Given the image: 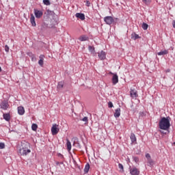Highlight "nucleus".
Segmentation results:
<instances>
[{
	"label": "nucleus",
	"mask_w": 175,
	"mask_h": 175,
	"mask_svg": "<svg viewBox=\"0 0 175 175\" xmlns=\"http://www.w3.org/2000/svg\"><path fill=\"white\" fill-rule=\"evenodd\" d=\"M160 129L167 131L170 128V117L163 118L159 122Z\"/></svg>",
	"instance_id": "obj_1"
},
{
	"label": "nucleus",
	"mask_w": 175,
	"mask_h": 175,
	"mask_svg": "<svg viewBox=\"0 0 175 175\" xmlns=\"http://www.w3.org/2000/svg\"><path fill=\"white\" fill-rule=\"evenodd\" d=\"M31 145L28 142H23L21 144V148L19 150L21 155H28L31 152Z\"/></svg>",
	"instance_id": "obj_2"
},
{
	"label": "nucleus",
	"mask_w": 175,
	"mask_h": 175,
	"mask_svg": "<svg viewBox=\"0 0 175 175\" xmlns=\"http://www.w3.org/2000/svg\"><path fill=\"white\" fill-rule=\"evenodd\" d=\"M59 125L57 124H53L52 127H51V133L53 136H55V135H58V133L59 132Z\"/></svg>",
	"instance_id": "obj_3"
},
{
	"label": "nucleus",
	"mask_w": 175,
	"mask_h": 175,
	"mask_svg": "<svg viewBox=\"0 0 175 175\" xmlns=\"http://www.w3.org/2000/svg\"><path fill=\"white\" fill-rule=\"evenodd\" d=\"M104 21L108 25H111V24H113V23H114V19L111 16H105L104 18Z\"/></svg>",
	"instance_id": "obj_4"
},
{
	"label": "nucleus",
	"mask_w": 175,
	"mask_h": 175,
	"mask_svg": "<svg viewBox=\"0 0 175 175\" xmlns=\"http://www.w3.org/2000/svg\"><path fill=\"white\" fill-rule=\"evenodd\" d=\"M34 15L36 16V18H40L43 16V11L34 9Z\"/></svg>",
	"instance_id": "obj_5"
},
{
	"label": "nucleus",
	"mask_w": 175,
	"mask_h": 175,
	"mask_svg": "<svg viewBox=\"0 0 175 175\" xmlns=\"http://www.w3.org/2000/svg\"><path fill=\"white\" fill-rule=\"evenodd\" d=\"M0 107L3 110H8V109H9V103L6 100H3L0 104Z\"/></svg>",
	"instance_id": "obj_6"
},
{
	"label": "nucleus",
	"mask_w": 175,
	"mask_h": 175,
	"mask_svg": "<svg viewBox=\"0 0 175 175\" xmlns=\"http://www.w3.org/2000/svg\"><path fill=\"white\" fill-rule=\"evenodd\" d=\"M111 75H113L112 77V83L113 85H116L118 83V75L117 74H114L113 72H110Z\"/></svg>",
	"instance_id": "obj_7"
},
{
	"label": "nucleus",
	"mask_w": 175,
	"mask_h": 175,
	"mask_svg": "<svg viewBox=\"0 0 175 175\" xmlns=\"http://www.w3.org/2000/svg\"><path fill=\"white\" fill-rule=\"evenodd\" d=\"M130 174L131 175H139L140 174V171L139 169L136 167H133L130 169Z\"/></svg>",
	"instance_id": "obj_8"
},
{
	"label": "nucleus",
	"mask_w": 175,
	"mask_h": 175,
	"mask_svg": "<svg viewBox=\"0 0 175 175\" xmlns=\"http://www.w3.org/2000/svg\"><path fill=\"white\" fill-rule=\"evenodd\" d=\"M98 57L99 59L103 61V59H106V52L101 51L100 52L98 53Z\"/></svg>",
	"instance_id": "obj_9"
},
{
	"label": "nucleus",
	"mask_w": 175,
	"mask_h": 175,
	"mask_svg": "<svg viewBox=\"0 0 175 175\" xmlns=\"http://www.w3.org/2000/svg\"><path fill=\"white\" fill-rule=\"evenodd\" d=\"M130 95L131 98H137L138 94H137V90H135V89H131L130 91Z\"/></svg>",
	"instance_id": "obj_10"
},
{
	"label": "nucleus",
	"mask_w": 175,
	"mask_h": 175,
	"mask_svg": "<svg viewBox=\"0 0 175 175\" xmlns=\"http://www.w3.org/2000/svg\"><path fill=\"white\" fill-rule=\"evenodd\" d=\"M39 58L40 60L38 61V64L40 65V66H42V68H43V65L44 64V55H40Z\"/></svg>",
	"instance_id": "obj_11"
},
{
	"label": "nucleus",
	"mask_w": 175,
	"mask_h": 175,
	"mask_svg": "<svg viewBox=\"0 0 175 175\" xmlns=\"http://www.w3.org/2000/svg\"><path fill=\"white\" fill-rule=\"evenodd\" d=\"M18 113L20 116H24L25 113V109H24V107H18Z\"/></svg>",
	"instance_id": "obj_12"
},
{
	"label": "nucleus",
	"mask_w": 175,
	"mask_h": 175,
	"mask_svg": "<svg viewBox=\"0 0 175 175\" xmlns=\"http://www.w3.org/2000/svg\"><path fill=\"white\" fill-rule=\"evenodd\" d=\"M30 22L32 25V27H35L36 25V22L35 21V16H33V14H30Z\"/></svg>",
	"instance_id": "obj_13"
},
{
	"label": "nucleus",
	"mask_w": 175,
	"mask_h": 175,
	"mask_svg": "<svg viewBox=\"0 0 175 175\" xmlns=\"http://www.w3.org/2000/svg\"><path fill=\"white\" fill-rule=\"evenodd\" d=\"M75 17H77V18H80V20H85V15H84V14H81V13H77L75 14Z\"/></svg>",
	"instance_id": "obj_14"
},
{
	"label": "nucleus",
	"mask_w": 175,
	"mask_h": 175,
	"mask_svg": "<svg viewBox=\"0 0 175 175\" xmlns=\"http://www.w3.org/2000/svg\"><path fill=\"white\" fill-rule=\"evenodd\" d=\"M121 116V109L118 108L115 110L114 117L118 118Z\"/></svg>",
	"instance_id": "obj_15"
},
{
	"label": "nucleus",
	"mask_w": 175,
	"mask_h": 175,
	"mask_svg": "<svg viewBox=\"0 0 175 175\" xmlns=\"http://www.w3.org/2000/svg\"><path fill=\"white\" fill-rule=\"evenodd\" d=\"M66 146L67 147V150L70 152L72 150V143H70V141L69 139H66Z\"/></svg>",
	"instance_id": "obj_16"
},
{
	"label": "nucleus",
	"mask_w": 175,
	"mask_h": 175,
	"mask_svg": "<svg viewBox=\"0 0 175 175\" xmlns=\"http://www.w3.org/2000/svg\"><path fill=\"white\" fill-rule=\"evenodd\" d=\"M89 38L88 36H81L79 38V40L81 41V42H86V40H88Z\"/></svg>",
	"instance_id": "obj_17"
},
{
	"label": "nucleus",
	"mask_w": 175,
	"mask_h": 175,
	"mask_svg": "<svg viewBox=\"0 0 175 175\" xmlns=\"http://www.w3.org/2000/svg\"><path fill=\"white\" fill-rule=\"evenodd\" d=\"M130 139L131 140V143H136L137 139H136V135H135V133L131 134Z\"/></svg>",
	"instance_id": "obj_18"
},
{
	"label": "nucleus",
	"mask_w": 175,
	"mask_h": 175,
	"mask_svg": "<svg viewBox=\"0 0 175 175\" xmlns=\"http://www.w3.org/2000/svg\"><path fill=\"white\" fill-rule=\"evenodd\" d=\"M166 54H169V51L166 49L161 51L160 52L157 53V55H166Z\"/></svg>",
	"instance_id": "obj_19"
},
{
	"label": "nucleus",
	"mask_w": 175,
	"mask_h": 175,
	"mask_svg": "<svg viewBox=\"0 0 175 175\" xmlns=\"http://www.w3.org/2000/svg\"><path fill=\"white\" fill-rule=\"evenodd\" d=\"M64 84L65 83L64 81H59L57 86V90H62V88H64Z\"/></svg>",
	"instance_id": "obj_20"
},
{
	"label": "nucleus",
	"mask_w": 175,
	"mask_h": 175,
	"mask_svg": "<svg viewBox=\"0 0 175 175\" xmlns=\"http://www.w3.org/2000/svg\"><path fill=\"white\" fill-rule=\"evenodd\" d=\"M3 117L5 121H10V114L3 113Z\"/></svg>",
	"instance_id": "obj_21"
},
{
	"label": "nucleus",
	"mask_w": 175,
	"mask_h": 175,
	"mask_svg": "<svg viewBox=\"0 0 175 175\" xmlns=\"http://www.w3.org/2000/svg\"><path fill=\"white\" fill-rule=\"evenodd\" d=\"M131 39L136 40V39H140V36H139L136 33H133L131 34Z\"/></svg>",
	"instance_id": "obj_22"
},
{
	"label": "nucleus",
	"mask_w": 175,
	"mask_h": 175,
	"mask_svg": "<svg viewBox=\"0 0 175 175\" xmlns=\"http://www.w3.org/2000/svg\"><path fill=\"white\" fill-rule=\"evenodd\" d=\"M84 172L85 173H88V172H90V164L89 163H87L85 166V168H84Z\"/></svg>",
	"instance_id": "obj_23"
},
{
	"label": "nucleus",
	"mask_w": 175,
	"mask_h": 175,
	"mask_svg": "<svg viewBox=\"0 0 175 175\" xmlns=\"http://www.w3.org/2000/svg\"><path fill=\"white\" fill-rule=\"evenodd\" d=\"M142 27L144 29V31L148 29V25L146 23H144L142 25Z\"/></svg>",
	"instance_id": "obj_24"
},
{
	"label": "nucleus",
	"mask_w": 175,
	"mask_h": 175,
	"mask_svg": "<svg viewBox=\"0 0 175 175\" xmlns=\"http://www.w3.org/2000/svg\"><path fill=\"white\" fill-rule=\"evenodd\" d=\"M43 3H44V5H46V6H49V5H51L50 0H43Z\"/></svg>",
	"instance_id": "obj_25"
},
{
	"label": "nucleus",
	"mask_w": 175,
	"mask_h": 175,
	"mask_svg": "<svg viewBox=\"0 0 175 175\" xmlns=\"http://www.w3.org/2000/svg\"><path fill=\"white\" fill-rule=\"evenodd\" d=\"M145 5H150L151 3L152 0H142Z\"/></svg>",
	"instance_id": "obj_26"
},
{
	"label": "nucleus",
	"mask_w": 175,
	"mask_h": 175,
	"mask_svg": "<svg viewBox=\"0 0 175 175\" xmlns=\"http://www.w3.org/2000/svg\"><path fill=\"white\" fill-rule=\"evenodd\" d=\"M31 129H32V131H36L38 129V124H33L31 125Z\"/></svg>",
	"instance_id": "obj_27"
},
{
	"label": "nucleus",
	"mask_w": 175,
	"mask_h": 175,
	"mask_svg": "<svg viewBox=\"0 0 175 175\" xmlns=\"http://www.w3.org/2000/svg\"><path fill=\"white\" fill-rule=\"evenodd\" d=\"M147 161H148V163H149V165H150V166H152V165H154V161H152V159L151 158L148 159Z\"/></svg>",
	"instance_id": "obj_28"
},
{
	"label": "nucleus",
	"mask_w": 175,
	"mask_h": 175,
	"mask_svg": "<svg viewBox=\"0 0 175 175\" xmlns=\"http://www.w3.org/2000/svg\"><path fill=\"white\" fill-rule=\"evenodd\" d=\"M3 148H5V144L0 142V150H3Z\"/></svg>",
	"instance_id": "obj_29"
},
{
	"label": "nucleus",
	"mask_w": 175,
	"mask_h": 175,
	"mask_svg": "<svg viewBox=\"0 0 175 175\" xmlns=\"http://www.w3.org/2000/svg\"><path fill=\"white\" fill-rule=\"evenodd\" d=\"M88 49L91 53H94V51H95V48L92 47V46H89Z\"/></svg>",
	"instance_id": "obj_30"
},
{
	"label": "nucleus",
	"mask_w": 175,
	"mask_h": 175,
	"mask_svg": "<svg viewBox=\"0 0 175 175\" xmlns=\"http://www.w3.org/2000/svg\"><path fill=\"white\" fill-rule=\"evenodd\" d=\"M31 58L33 62H35L36 61V56H35V55H33Z\"/></svg>",
	"instance_id": "obj_31"
},
{
	"label": "nucleus",
	"mask_w": 175,
	"mask_h": 175,
	"mask_svg": "<svg viewBox=\"0 0 175 175\" xmlns=\"http://www.w3.org/2000/svg\"><path fill=\"white\" fill-rule=\"evenodd\" d=\"M133 161H134L136 163H137V162H139V158L137 157H133Z\"/></svg>",
	"instance_id": "obj_32"
},
{
	"label": "nucleus",
	"mask_w": 175,
	"mask_h": 175,
	"mask_svg": "<svg viewBox=\"0 0 175 175\" xmlns=\"http://www.w3.org/2000/svg\"><path fill=\"white\" fill-rule=\"evenodd\" d=\"M9 46H8V45H5V51L6 52V53H9Z\"/></svg>",
	"instance_id": "obj_33"
},
{
	"label": "nucleus",
	"mask_w": 175,
	"mask_h": 175,
	"mask_svg": "<svg viewBox=\"0 0 175 175\" xmlns=\"http://www.w3.org/2000/svg\"><path fill=\"white\" fill-rule=\"evenodd\" d=\"M113 103H111V101H109V103H108V107H109V108H111V107H113Z\"/></svg>",
	"instance_id": "obj_34"
},
{
	"label": "nucleus",
	"mask_w": 175,
	"mask_h": 175,
	"mask_svg": "<svg viewBox=\"0 0 175 175\" xmlns=\"http://www.w3.org/2000/svg\"><path fill=\"white\" fill-rule=\"evenodd\" d=\"M82 121H83L84 122H88V117H84L82 119Z\"/></svg>",
	"instance_id": "obj_35"
},
{
	"label": "nucleus",
	"mask_w": 175,
	"mask_h": 175,
	"mask_svg": "<svg viewBox=\"0 0 175 175\" xmlns=\"http://www.w3.org/2000/svg\"><path fill=\"white\" fill-rule=\"evenodd\" d=\"M146 158L147 159V161H148V159H151V155H150V154L147 153L146 154Z\"/></svg>",
	"instance_id": "obj_36"
},
{
	"label": "nucleus",
	"mask_w": 175,
	"mask_h": 175,
	"mask_svg": "<svg viewBox=\"0 0 175 175\" xmlns=\"http://www.w3.org/2000/svg\"><path fill=\"white\" fill-rule=\"evenodd\" d=\"M118 167H119V169H121L122 170H124V165H122V164L119 163L118 164Z\"/></svg>",
	"instance_id": "obj_37"
},
{
	"label": "nucleus",
	"mask_w": 175,
	"mask_h": 175,
	"mask_svg": "<svg viewBox=\"0 0 175 175\" xmlns=\"http://www.w3.org/2000/svg\"><path fill=\"white\" fill-rule=\"evenodd\" d=\"M57 157H59V158H61V159H64V155L61 153H58Z\"/></svg>",
	"instance_id": "obj_38"
},
{
	"label": "nucleus",
	"mask_w": 175,
	"mask_h": 175,
	"mask_svg": "<svg viewBox=\"0 0 175 175\" xmlns=\"http://www.w3.org/2000/svg\"><path fill=\"white\" fill-rule=\"evenodd\" d=\"M27 55H29V57H30V58H31L32 56L34 55L32 53H28Z\"/></svg>",
	"instance_id": "obj_39"
},
{
	"label": "nucleus",
	"mask_w": 175,
	"mask_h": 175,
	"mask_svg": "<svg viewBox=\"0 0 175 175\" xmlns=\"http://www.w3.org/2000/svg\"><path fill=\"white\" fill-rule=\"evenodd\" d=\"M86 6H91V3H90L88 1L86 2Z\"/></svg>",
	"instance_id": "obj_40"
},
{
	"label": "nucleus",
	"mask_w": 175,
	"mask_h": 175,
	"mask_svg": "<svg viewBox=\"0 0 175 175\" xmlns=\"http://www.w3.org/2000/svg\"><path fill=\"white\" fill-rule=\"evenodd\" d=\"M172 25H173L174 28H175V21H173Z\"/></svg>",
	"instance_id": "obj_41"
},
{
	"label": "nucleus",
	"mask_w": 175,
	"mask_h": 175,
	"mask_svg": "<svg viewBox=\"0 0 175 175\" xmlns=\"http://www.w3.org/2000/svg\"><path fill=\"white\" fill-rule=\"evenodd\" d=\"M170 72V70L168 69L166 70V72Z\"/></svg>",
	"instance_id": "obj_42"
},
{
	"label": "nucleus",
	"mask_w": 175,
	"mask_h": 175,
	"mask_svg": "<svg viewBox=\"0 0 175 175\" xmlns=\"http://www.w3.org/2000/svg\"><path fill=\"white\" fill-rule=\"evenodd\" d=\"M56 165H59V162H57V163H56Z\"/></svg>",
	"instance_id": "obj_43"
}]
</instances>
